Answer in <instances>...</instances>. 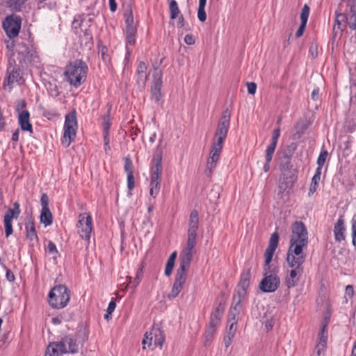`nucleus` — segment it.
<instances>
[{"label":"nucleus","instance_id":"obj_1","mask_svg":"<svg viewBox=\"0 0 356 356\" xmlns=\"http://www.w3.org/2000/svg\"><path fill=\"white\" fill-rule=\"evenodd\" d=\"M308 233L304 223L296 221L291 226V235L286 254L288 266L303 267L307 258Z\"/></svg>","mask_w":356,"mask_h":356},{"label":"nucleus","instance_id":"obj_2","mask_svg":"<svg viewBox=\"0 0 356 356\" xmlns=\"http://www.w3.org/2000/svg\"><path fill=\"white\" fill-rule=\"evenodd\" d=\"M231 112L226 108L217 124L215 134L213 138L209 156L207 159L205 174L211 177L215 170L222 152L224 142L227 136L230 127Z\"/></svg>","mask_w":356,"mask_h":356},{"label":"nucleus","instance_id":"obj_3","mask_svg":"<svg viewBox=\"0 0 356 356\" xmlns=\"http://www.w3.org/2000/svg\"><path fill=\"white\" fill-rule=\"evenodd\" d=\"M193 257V254H191L180 253L179 265L176 271L172 289L168 295V298L169 299L175 298L183 289L184 285L188 277V272L190 268Z\"/></svg>","mask_w":356,"mask_h":356},{"label":"nucleus","instance_id":"obj_4","mask_svg":"<svg viewBox=\"0 0 356 356\" xmlns=\"http://www.w3.org/2000/svg\"><path fill=\"white\" fill-rule=\"evenodd\" d=\"M88 71L86 63L81 60H76L65 66L64 76L71 86L78 88L86 81Z\"/></svg>","mask_w":356,"mask_h":356},{"label":"nucleus","instance_id":"obj_5","mask_svg":"<svg viewBox=\"0 0 356 356\" xmlns=\"http://www.w3.org/2000/svg\"><path fill=\"white\" fill-rule=\"evenodd\" d=\"M154 165L150 169L149 195L154 199L159 195L161 186L163 173L161 152L153 159Z\"/></svg>","mask_w":356,"mask_h":356},{"label":"nucleus","instance_id":"obj_6","mask_svg":"<svg viewBox=\"0 0 356 356\" xmlns=\"http://www.w3.org/2000/svg\"><path fill=\"white\" fill-rule=\"evenodd\" d=\"M199 226V215L197 210H193L189 216L188 238L186 246L181 252L194 254L197 243V232Z\"/></svg>","mask_w":356,"mask_h":356},{"label":"nucleus","instance_id":"obj_7","mask_svg":"<svg viewBox=\"0 0 356 356\" xmlns=\"http://www.w3.org/2000/svg\"><path fill=\"white\" fill-rule=\"evenodd\" d=\"M70 299V291L65 285L54 286L49 293V303L52 308L65 307Z\"/></svg>","mask_w":356,"mask_h":356},{"label":"nucleus","instance_id":"obj_8","mask_svg":"<svg viewBox=\"0 0 356 356\" xmlns=\"http://www.w3.org/2000/svg\"><path fill=\"white\" fill-rule=\"evenodd\" d=\"M276 268H264L263 279L259 284V289L264 293H273L277 290L280 285V279Z\"/></svg>","mask_w":356,"mask_h":356},{"label":"nucleus","instance_id":"obj_9","mask_svg":"<svg viewBox=\"0 0 356 356\" xmlns=\"http://www.w3.org/2000/svg\"><path fill=\"white\" fill-rule=\"evenodd\" d=\"M63 129L64 133L61 143L65 147H67L75 138L76 134L77 120L75 111L65 115Z\"/></svg>","mask_w":356,"mask_h":356},{"label":"nucleus","instance_id":"obj_10","mask_svg":"<svg viewBox=\"0 0 356 356\" xmlns=\"http://www.w3.org/2000/svg\"><path fill=\"white\" fill-rule=\"evenodd\" d=\"M78 218L77 232L82 239L89 243L92 231V217L88 213H83L79 215Z\"/></svg>","mask_w":356,"mask_h":356},{"label":"nucleus","instance_id":"obj_11","mask_svg":"<svg viewBox=\"0 0 356 356\" xmlns=\"http://www.w3.org/2000/svg\"><path fill=\"white\" fill-rule=\"evenodd\" d=\"M22 26V18L16 15L7 16L2 23L3 29L10 39L19 35Z\"/></svg>","mask_w":356,"mask_h":356},{"label":"nucleus","instance_id":"obj_12","mask_svg":"<svg viewBox=\"0 0 356 356\" xmlns=\"http://www.w3.org/2000/svg\"><path fill=\"white\" fill-rule=\"evenodd\" d=\"M20 213V206L17 202H14L13 209H8L6 212L3 218V225L5 227L6 236L7 238L13 232L12 224L13 220L18 218Z\"/></svg>","mask_w":356,"mask_h":356},{"label":"nucleus","instance_id":"obj_13","mask_svg":"<svg viewBox=\"0 0 356 356\" xmlns=\"http://www.w3.org/2000/svg\"><path fill=\"white\" fill-rule=\"evenodd\" d=\"M78 336V334L67 335L58 341L60 347L63 349V353L75 354L79 352Z\"/></svg>","mask_w":356,"mask_h":356},{"label":"nucleus","instance_id":"obj_14","mask_svg":"<svg viewBox=\"0 0 356 356\" xmlns=\"http://www.w3.org/2000/svg\"><path fill=\"white\" fill-rule=\"evenodd\" d=\"M280 136V128L275 129L273 132V136L270 145L267 147L266 150L265 160L266 162L264 165L263 170L265 172H268L270 170V163L272 161L273 156L274 154L278 138Z\"/></svg>","mask_w":356,"mask_h":356},{"label":"nucleus","instance_id":"obj_15","mask_svg":"<svg viewBox=\"0 0 356 356\" xmlns=\"http://www.w3.org/2000/svg\"><path fill=\"white\" fill-rule=\"evenodd\" d=\"M291 268L285 277L284 283L288 289L298 285L304 272V267L289 266Z\"/></svg>","mask_w":356,"mask_h":356},{"label":"nucleus","instance_id":"obj_16","mask_svg":"<svg viewBox=\"0 0 356 356\" xmlns=\"http://www.w3.org/2000/svg\"><path fill=\"white\" fill-rule=\"evenodd\" d=\"M280 236L277 232H273L270 238L268 247L265 251V263L264 268H270V263L272 261L273 256L275 253L276 248L278 246Z\"/></svg>","mask_w":356,"mask_h":356},{"label":"nucleus","instance_id":"obj_17","mask_svg":"<svg viewBox=\"0 0 356 356\" xmlns=\"http://www.w3.org/2000/svg\"><path fill=\"white\" fill-rule=\"evenodd\" d=\"M153 77L154 79L151 86L152 99L156 102H159L162 97L161 88L163 86V81L161 70L155 69Z\"/></svg>","mask_w":356,"mask_h":356},{"label":"nucleus","instance_id":"obj_18","mask_svg":"<svg viewBox=\"0 0 356 356\" xmlns=\"http://www.w3.org/2000/svg\"><path fill=\"white\" fill-rule=\"evenodd\" d=\"M40 202L42 210L40 213V222L44 224L45 227L49 226L53 222V216L49 208V197L46 193L41 195Z\"/></svg>","mask_w":356,"mask_h":356},{"label":"nucleus","instance_id":"obj_19","mask_svg":"<svg viewBox=\"0 0 356 356\" xmlns=\"http://www.w3.org/2000/svg\"><path fill=\"white\" fill-rule=\"evenodd\" d=\"M18 54L22 58L19 60L20 63H24L35 62L38 58V56L35 49L33 46H30L25 43H22L19 46Z\"/></svg>","mask_w":356,"mask_h":356},{"label":"nucleus","instance_id":"obj_20","mask_svg":"<svg viewBox=\"0 0 356 356\" xmlns=\"http://www.w3.org/2000/svg\"><path fill=\"white\" fill-rule=\"evenodd\" d=\"M247 290L248 289H246L237 286L236 291L233 296L232 305L229 310L231 315L239 314L241 303L247 294Z\"/></svg>","mask_w":356,"mask_h":356},{"label":"nucleus","instance_id":"obj_21","mask_svg":"<svg viewBox=\"0 0 356 356\" xmlns=\"http://www.w3.org/2000/svg\"><path fill=\"white\" fill-rule=\"evenodd\" d=\"M347 21L348 17L345 14L338 10L335 12V19L333 25L334 36H337L338 33H341L346 28Z\"/></svg>","mask_w":356,"mask_h":356},{"label":"nucleus","instance_id":"obj_22","mask_svg":"<svg viewBox=\"0 0 356 356\" xmlns=\"http://www.w3.org/2000/svg\"><path fill=\"white\" fill-rule=\"evenodd\" d=\"M225 311V305L223 303H219L215 309L211 312L210 316V321L208 326L211 327H218L221 318Z\"/></svg>","mask_w":356,"mask_h":356},{"label":"nucleus","instance_id":"obj_23","mask_svg":"<svg viewBox=\"0 0 356 356\" xmlns=\"http://www.w3.org/2000/svg\"><path fill=\"white\" fill-rule=\"evenodd\" d=\"M293 186V182L291 177H281L279 181L278 195L283 197L288 195Z\"/></svg>","mask_w":356,"mask_h":356},{"label":"nucleus","instance_id":"obj_24","mask_svg":"<svg viewBox=\"0 0 356 356\" xmlns=\"http://www.w3.org/2000/svg\"><path fill=\"white\" fill-rule=\"evenodd\" d=\"M18 123L22 131H28L31 134L33 133V127L30 122V113L29 111H23L18 115Z\"/></svg>","mask_w":356,"mask_h":356},{"label":"nucleus","instance_id":"obj_25","mask_svg":"<svg viewBox=\"0 0 356 356\" xmlns=\"http://www.w3.org/2000/svg\"><path fill=\"white\" fill-rule=\"evenodd\" d=\"M7 74L8 77L3 82V87L8 86L11 88L15 83L19 82L22 79L19 73V68H13L7 70Z\"/></svg>","mask_w":356,"mask_h":356},{"label":"nucleus","instance_id":"obj_26","mask_svg":"<svg viewBox=\"0 0 356 356\" xmlns=\"http://www.w3.org/2000/svg\"><path fill=\"white\" fill-rule=\"evenodd\" d=\"M345 231L344 221L342 218H340L334 227V235L336 241L341 242L345 240Z\"/></svg>","mask_w":356,"mask_h":356},{"label":"nucleus","instance_id":"obj_27","mask_svg":"<svg viewBox=\"0 0 356 356\" xmlns=\"http://www.w3.org/2000/svg\"><path fill=\"white\" fill-rule=\"evenodd\" d=\"M149 335L154 337V342L156 346H159L160 349H162L163 346L165 341V335L164 331L161 327H154L152 332L149 333Z\"/></svg>","mask_w":356,"mask_h":356},{"label":"nucleus","instance_id":"obj_28","mask_svg":"<svg viewBox=\"0 0 356 356\" xmlns=\"http://www.w3.org/2000/svg\"><path fill=\"white\" fill-rule=\"evenodd\" d=\"M147 66L144 62H140L137 67V83L140 86H145L147 76Z\"/></svg>","mask_w":356,"mask_h":356},{"label":"nucleus","instance_id":"obj_29","mask_svg":"<svg viewBox=\"0 0 356 356\" xmlns=\"http://www.w3.org/2000/svg\"><path fill=\"white\" fill-rule=\"evenodd\" d=\"M26 238L33 245L34 242L38 241V237L33 222L30 221L26 224Z\"/></svg>","mask_w":356,"mask_h":356},{"label":"nucleus","instance_id":"obj_30","mask_svg":"<svg viewBox=\"0 0 356 356\" xmlns=\"http://www.w3.org/2000/svg\"><path fill=\"white\" fill-rule=\"evenodd\" d=\"M65 354L58 341L50 343L46 348L45 356H61Z\"/></svg>","mask_w":356,"mask_h":356},{"label":"nucleus","instance_id":"obj_31","mask_svg":"<svg viewBox=\"0 0 356 356\" xmlns=\"http://www.w3.org/2000/svg\"><path fill=\"white\" fill-rule=\"evenodd\" d=\"M143 268L144 264L142 263L136 271L135 277L133 280L131 277H127V279L129 280V284H130L131 287L136 288V286L140 284L143 277Z\"/></svg>","mask_w":356,"mask_h":356},{"label":"nucleus","instance_id":"obj_32","mask_svg":"<svg viewBox=\"0 0 356 356\" xmlns=\"http://www.w3.org/2000/svg\"><path fill=\"white\" fill-rule=\"evenodd\" d=\"M251 277V268H248L241 274L239 282L237 286L248 289L250 286Z\"/></svg>","mask_w":356,"mask_h":356},{"label":"nucleus","instance_id":"obj_33","mask_svg":"<svg viewBox=\"0 0 356 356\" xmlns=\"http://www.w3.org/2000/svg\"><path fill=\"white\" fill-rule=\"evenodd\" d=\"M238 315H231L229 312V318L227 321V326L226 328V333H230L235 335L236 331L237 320L236 317Z\"/></svg>","mask_w":356,"mask_h":356},{"label":"nucleus","instance_id":"obj_34","mask_svg":"<svg viewBox=\"0 0 356 356\" xmlns=\"http://www.w3.org/2000/svg\"><path fill=\"white\" fill-rule=\"evenodd\" d=\"M308 124L303 120L298 121L294 126L295 133L293 136L295 138H299L307 129Z\"/></svg>","mask_w":356,"mask_h":356},{"label":"nucleus","instance_id":"obj_35","mask_svg":"<svg viewBox=\"0 0 356 356\" xmlns=\"http://www.w3.org/2000/svg\"><path fill=\"white\" fill-rule=\"evenodd\" d=\"M348 25L351 29H356V0H353L350 5V15Z\"/></svg>","mask_w":356,"mask_h":356},{"label":"nucleus","instance_id":"obj_36","mask_svg":"<svg viewBox=\"0 0 356 356\" xmlns=\"http://www.w3.org/2000/svg\"><path fill=\"white\" fill-rule=\"evenodd\" d=\"M124 18L125 21L126 27H136L134 25V15L131 6H128L124 10Z\"/></svg>","mask_w":356,"mask_h":356},{"label":"nucleus","instance_id":"obj_37","mask_svg":"<svg viewBox=\"0 0 356 356\" xmlns=\"http://www.w3.org/2000/svg\"><path fill=\"white\" fill-rule=\"evenodd\" d=\"M169 10L171 19H175L179 15H181L180 10L178 7L177 3L175 0H170L169 3Z\"/></svg>","mask_w":356,"mask_h":356},{"label":"nucleus","instance_id":"obj_38","mask_svg":"<svg viewBox=\"0 0 356 356\" xmlns=\"http://www.w3.org/2000/svg\"><path fill=\"white\" fill-rule=\"evenodd\" d=\"M26 1V0H8L7 4L11 10L19 12L21 10Z\"/></svg>","mask_w":356,"mask_h":356},{"label":"nucleus","instance_id":"obj_39","mask_svg":"<svg viewBox=\"0 0 356 356\" xmlns=\"http://www.w3.org/2000/svg\"><path fill=\"white\" fill-rule=\"evenodd\" d=\"M84 15H76L72 22V29L75 30V33H78V29L81 28L82 22L84 21Z\"/></svg>","mask_w":356,"mask_h":356},{"label":"nucleus","instance_id":"obj_40","mask_svg":"<svg viewBox=\"0 0 356 356\" xmlns=\"http://www.w3.org/2000/svg\"><path fill=\"white\" fill-rule=\"evenodd\" d=\"M47 251L49 254L53 255V258L54 260L56 259L57 255L58 254V251L57 250V248L54 242L51 241H49L47 244Z\"/></svg>","mask_w":356,"mask_h":356},{"label":"nucleus","instance_id":"obj_41","mask_svg":"<svg viewBox=\"0 0 356 356\" xmlns=\"http://www.w3.org/2000/svg\"><path fill=\"white\" fill-rule=\"evenodd\" d=\"M310 8L307 4H305L300 13V22L307 24L309 15Z\"/></svg>","mask_w":356,"mask_h":356},{"label":"nucleus","instance_id":"obj_42","mask_svg":"<svg viewBox=\"0 0 356 356\" xmlns=\"http://www.w3.org/2000/svg\"><path fill=\"white\" fill-rule=\"evenodd\" d=\"M319 179L313 177L312 179L311 184L309 188L308 195L312 196L316 191L318 187V184L320 182Z\"/></svg>","mask_w":356,"mask_h":356},{"label":"nucleus","instance_id":"obj_43","mask_svg":"<svg viewBox=\"0 0 356 356\" xmlns=\"http://www.w3.org/2000/svg\"><path fill=\"white\" fill-rule=\"evenodd\" d=\"M102 126L103 131H109L111 123H110V110L108 111V113L104 115L102 118Z\"/></svg>","mask_w":356,"mask_h":356},{"label":"nucleus","instance_id":"obj_44","mask_svg":"<svg viewBox=\"0 0 356 356\" xmlns=\"http://www.w3.org/2000/svg\"><path fill=\"white\" fill-rule=\"evenodd\" d=\"M328 156V152L325 149H322L320 152V154L317 159V165L320 166H323L325 161Z\"/></svg>","mask_w":356,"mask_h":356},{"label":"nucleus","instance_id":"obj_45","mask_svg":"<svg viewBox=\"0 0 356 356\" xmlns=\"http://www.w3.org/2000/svg\"><path fill=\"white\" fill-rule=\"evenodd\" d=\"M124 170L127 175L134 174V166L131 160L127 157L124 160Z\"/></svg>","mask_w":356,"mask_h":356},{"label":"nucleus","instance_id":"obj_46","mask_svg":"<svg viewBox=\"0 0 356 356\" xmlns=\"http://www.w3.org/2000/svg\"><path fill=\"white\" fill-rule=\"evenodd\" d=\"M351 230H352V243L353 245L356 246V216H354L351 220Z\"/></svg>","mask_w":356,"mask_h":356},{"label":"nucleus","instance_id":"obj_47","mask_svg":"<svg viewBox=\"0 0 356 356\" xmlns=\"http://www.w3.org/2000/svg\"><path fill=\"white\" fill-rule=\"evenodd\" d=\"M47 90L49 95L53 97H57L60 95L59 89L56 84L50 83Z\"/></svg>","mask_w":356,"mask_h":356},{"label":"nucleus","instance_id":"obj_48","mask_svg":"<svg viewBox=\"0 0 356 356\" xmlns=\"http://www.w3.org/2000/svg\"><path fill=\"white\" fill-rule=\"evenodd\" d=\"M26 102L24 99H19L17 102L15 110L18 113V115L23 111H28L26 110Z\"/></svg>","mask_w":356,"mask_h":356},{"label":"nucleus","instance_id":"obj_49","mask_svg":"<svg viewBox=\"0 0 356 356\" xmlns=\"http://www.w3.org/2000/svg\"><path fill=\"white\" fill-rule=\"evenodd\" d=\"M127 175V187L129 189V192L131 194V191L135 187V179L134 174H129Z\"/></svg>","mask_w":356,"mask_h":356},{"label":"nucleus","instance_id":"obj_50","mask_svg":"<svg viewBox=\"0 0 356 356\" xmlns=\"http://www.w3.org/2000/svg\"><path fill=\"white\" fill-rule=\"evenodd\" d=\"M5 43L6 44V49L8 50L7 55L10 54V56H14L13 49L15 47L14 41L9 40H6Z\"/></svg>","mask_w":356,"mask_h":356},{"label":"nucleus","instance_id":"obj_51","mask_svg":"<svg viewBox=\"0 0 356 356\" xmlns=\"http://www.w3.org/2000/svg\"><path fill=\"white\" fill-rule=\"evenodd\" d=\"M136 35H126V42L127 46L126 49L128 53L131 51V49H129L128 45L134 46L136 43Z\"/></svg>","mask_w":356,"mask_h":356},{"label":"nucleus","instance_id":"obj_52","mask_svg":"<svg viewBox=\"0 0 356 356\" xmlns=\"http://www.w3.org/2000/svg\"><path fill=\"white\" fill-rule=\"evenodd\" d=\"M234 336L235 335L232 334L230 333H226V334L223 339V342H224L225 348H227L228 347H229L231 346Z\"/></svg>","mask_w":356,"mask_h":356},{"label":"nucleus","instance_id":"obj_53","mask_svg":"<svg viewBox=\"0 0 356 356\" xmlns=\"http://www.w3.org/2000/svg\"><path fill=\"white\" fill-rule=\"evenodd\" d=\"M175 266V262L167 261L165 268V275L166 276H170Z\"/></svg>","mask_w":356,"mask_h":356},{"label":"nucleus","instance_id":"obj_54","mask_svg":"<svg viewBox=\"0 0 356 356\" xmlns=\"http://www.w3.org/2000/svg\"><path fill=\"white\" fill-rule=\"evenodd\" d=\"M8 56V67L7 70H11L13 68H19L17 66L16 61L13 58V56H10V54L7 55Z\"/></svg>","mask_w":356,"mask_h":356},{"label":"nucleus","instance_id":"obj_55","mask_svg":"<svg viewBox=\"0 0 356 356\" xmlns=\"http://www.w3.org/2000/svg\"><path fill=\"white\" fill-rule=\"evenodd\" d=\"M152 339H153L152 335L150 336L149 334L146 332L145 334V338L143 339V342H142L143 344V349L145 348V345H147V346L149 347L152 345Z\"/></svg>","mask_w":356,"mask_h":356},{"label":"nucleus","instance_id":"obj_56","mask_svg":"<svg viewBox=\"0 0 356 356\" xmlns=\"http://www.w3.org/2000/svg\"><path fill=\"white\" fill-rule=\"evenodd\" d=\"M325 346L318 344L317 343L315 347V352L316 353V356H322V355H324L325 350H326Z\"/></svg>","mask_w":356,"mask_h":356},{"label":"nucleus","instance_id":"obj_57","mask_svg":"<svg viewBox=\"0 0 356 356\" xmlns=\"http://www.w3.org/2000/svg\"><path fill=\"white\" fill-rule=\"evenodd\" d=\"M327 336H328V334L318 333V343L327 346Z\"/></svg>","mask_w":356,"mask_h":356},{"label":"nucleus","instance_id":"obj_58","mask_svg":"<svg viewBox=\"0 0 356 356\" xmlns=\"http://www.w3.org/2000/svg\"><path fill=\"white\" fill-rule=\"evenodd\" d=\"M197 17H198L199 20L202 22L206 20V19H207V14H206V12L204 10V8H198Z\"/></svg>","mask_w":356,"mask_h":356},{"label":"nucleus","instance_id":"obj_59","mask_svg":"<svg viewBox=\"0 0 356 356\" xmlns=\"http://www.w3.org/2000/svg\"><path fill=\"white\" fill-rule=\"evenodd\" d=\"M248 92L250 95H254L257 90V84L254 82L247 83Z\"/></svg>","mask_w":356,"mask_h":356},{"label":"nucleus","instance_id":"obj_60","mask_svg":"<svg viewBox=\"0 0 356 356\" xmlns=\"http://www.w3.org/2000/svg\"><path fill=\"white\" fill-rule=\"evenodd\" d=\"M213 337L214 336L213 334L205 332L204 334V345L205 346H209L210 344V343L212 341Z\"/></svg>","mask_w":356,"mask_h":356},{"label":"nucleus","instance_id":"obj_61","mask_svg":"<svg viewBox=\"0 0 356 356\" xmlns=\"http://www.w3.org/2000/svg\"><path fill=\"white\" fill-rule=\"evenodd\" d=\"M184 42L186 44H187L188 45H193L195 44V37L191 35V34H187L185 37H184Z\"/></svg>","mask_w":356,"mask_h":356},{"label":"nucleus","instance_id":"obj_62","mask_svg":"<svg viewBox=\"0 0 356 356\" xmlns=\"http://www.w3.org/2000/svg\"><path fill=\"white\" fill-rule=\"evenodd\" d=\"M309 53L313 58H315L318 56V47L316 44H312L309 47Z\"/></svg>","mask_w":356,"mask_h":356},{"label":"nucleus","instance_id":"obj_63","mask_svg":"<svg viewBox=\"0 0 356 356\" xmlns=\"http://www.w3.org/2000/svg\"><path fill=\"white\" fill-rule=\"evenodd\" d=\"M306 25H307V24L300 22L299 28H298V29L297 30V31L296 33V36L297 38H300V36L302 35V34H303V33H304V31L305 30Z\"/></svg>","mask_w":356,"mask_h":356},{"label":"nucleus","instance_id":"obj_64","mask_svg":"<svg viewBox=\"0 0 356 356\" xmlns=\"http://www.w3.org/2000/svg\"><path fill=\"white\" fill-rule=\"evenodd\" d=\"M137 29L136 27H126L125 34L126 35H136Z\"/></svg>","mask_w":356,"mask_h":356}]
</instances>
